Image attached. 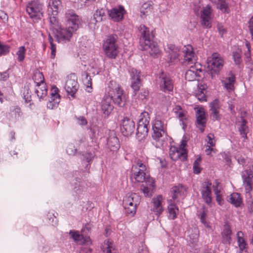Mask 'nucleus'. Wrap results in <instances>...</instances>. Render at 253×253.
Wrapping results in <instances>:
<instances>
[{
	"label": "nucleus",
	"instance_id": "nucleus-1",
	"mask_svg": "<svg viewBox=\"0 0 253 253\" xmlns=\"http://www.w3.org/2000/svg\"><path fill=\"white\" fill-rule=\"evenodd\" d=\"M141 34L140 38V46L144 50H148L151 56H157L160 53V49L157 43L152 41L154 37L152 32L150 33L149 29L144 25L139 27Z\"/></svg>",
	"mask_w": 253,
	"mask_h": 253
},
{
	"label": "nucleus",
	"instance_id": "nucleus-2",
	"mask_svg": "<svg viewBox=\"0 0 253 253\" xmlns=\"http://www.w3.org/2000/svg\"><path fill=\"white\" fill-rule=\"evenodd\" d=\"M67 20V28L60 31L59 36L66 41H69L73 34L79 28L81 24L79 16L72 10H68L65 13Z\"/></svg>",
	"mask_w": 253,
	"mask_h": 253
},
{
	"label": "nucleus",
	"instance_id": "nucleus-3",
	"mask_svg": "<svg viewBox=\"0 0 253 253\" xmlns=\"http://www.w3.org/2000/svg\"><path fill=\"white\" fill-rule=\"evenodd\" d=\"M134 164L132 166L130 178L137 182L153 183V180L150 179V175L146 172V167L142 161L136 158Z\"/></svg>",
	"mask_w": 253,
	"mask_h": 253
},
{
	"label": "nucleus",
	"instance_id": "nucleus-4",
	"mask_svg": "<svg viewBox=\"0 0 253 253\" xmlns=\"http://www.w3.org/2000/svg\"><path fill=\"white\" fill-rule=\"evenodd\" d=\"M109 88L108 95L107 96L111 98V100L118 106H124L126 102V97L120 85L112 81L110 82Z\"/></svg>",
	"mask_w": 253,
	"mask_h": 253
},
{
	"label": "nucleus",
	"instance_id": "nucleus-5",
	"mask_svg": "<svg viewBox=\"0 0 253 253\" xmlns=\"http://www.w3.org/2000/svg\"><path fill=\"white\" fill-rule=\"evenodd\" d=\"M117 38L116 35L109 36L103 44L105 55L109 58H115L118 54V45L116 43Z\"/></svg>",
	"mask_w": 253,
	"mask_h": 253
},
{
	"label": "nucleus",
	"instance_id": "nucleus-6",
	"mask_svg": "<svg viewBox=\"0 0 253 253\" xmlns=\"http://www.w3.org/2000/svg\"><path fill=\"white\" fill-rule=\"evenodd\" d=\"M140 198L136 193L126 195L123 200L125 208L127 213L133 215L136 210L137 206L140 203Z\"/></svg>",
	"mask_w": 253,
	"mask_h": 253
},
{
	"label": "nucleus",
	"instance_id": "nucleus-7",
	"mask_svg": "<svg viewBox=\"0 0 253 253\" xmlns=\"http://www.w3.org/2000/svg\"><path fill=\"white\" fill-rule=\"evenodd\" d=\"M57 14H54V12L49 14V19L50 23V28L52 31V34L58 42H66L65 39H62L59 36L60 31L64 28H62L60 26L58 20L57 18Z\"/></svg>",
	"mask_w": 253,
	"mask_h": 253
},
{
	"label": "nucleus",
	"instance_id": "nucleus-8",
	"mask_svg": "<svg viewBox=\"0 0 253 253\" xmlns=\"http://www.w3.org/2000/svg\"><path fill=\"white\" fill-rule=\"evenodd\" d=\"M152 130L153 131L152 137L157 141L161 140V138L164 135H166L164 124L162 122L160 117H156L153 121Z\"/></svg>",
	"mask_w": 253,
	"mask_h": 253
},
{
	"label": "nucleus",
	"instance_id": "nucleus-9",
	"mask_svg": "<svg viewBox=\"0 0 253 253\" xmlns=\"http://www.w3.org/2000/svg\"><path fill=\"white\" fill-rule=\"evenodd\" d=\"M186 144V141L182 140L179 148L173 147L170 148L169 156L172 160L176 161L179 159L181 161H184L186 160L187 152L184 148Z\"/></svg>",
	"mask_w": 253,
	"mask_h": 253
},
{
	"label": "nucleus",
	"instance_id": "nucleus-10",
	"mask_svg": "<svg viewBox=\"0 0 253 253\" xmlns=\"http://www.w3.org/2000/svg\"><path fill=\"white\" fill-rule=\"evenodd\" d=\"M157 82L161 90L167 92L171 91L173 89L172 81L169 75L166 73L162 72L160 74Z\"/></svg>",
	"mask_w": 253,
	"mask_h": 253
},
{
	"label": "nucleus",
	"instance_id": "nucleus-11",
	"mask_svg": "<svg viewBox=\"0 0 253 253\" xmlns=\"http://www.w3.org/2000/svg\"><path fill=\"white\" fill-rule=\"evenodd\" d=\"M120 130L124 136H128L131 135L135 130L134 122L128 117H124L121 121Z\"/></svg>",
	"mask_w": 253,
	"mask_h": 253
},
{
	"label": "nucleus",
	"instance_id": "nucleus-12",
	"mask_svg": "<svg viewBox=\"0 0 253 253\" xmlns=\"http://www.w3.org/2000/svg\"><path fill=\"white\" fill-rule=\"evenodd\" d=\"M241 175L245 190L250 193L253 188V174L250 166L242 171Z\"/></svg>",
	"mask_w": 253,
	"mask_h": 253
},
{
	"label": "nucleus",
	"instance_id": "nucleus-13",
	"mask_svg": "<svg viewBox=\"0 0 253 253\" xmlns=\"http://www.w3.org/2000/svg\"><path fill=\"white\" fill-rule=\"evenodd\" d=\"M42 5L38 1H33L29 3L26 8V10L31 18L41 19L42 16L41 12Z\"/></svg>",
	"mask_w": 253,
	"mask_h": 253
},
{
	"label": "nucleus",
	"instance_id": "nucleus-14",
	"mask_svg": "<svg viewBox=\"0 0 253 253\" xmlns=\"http://www.w3.org/2000/svg\"><path fill=\"white\" fill-rule=\"evenodd\" d=\"M211 183L208 179L204 181L202 185L200 192L204 202L208 205L211 206V191L210 186Z\"/></svg>",
	"mask_w": 253,
	"mask_h": 253
},
{
	"label": "nucleus",
	"instance_id": "nucleus-15",
	"mask_svg": "<svg viewBox=\"0 0 253 253\" xmlns=\"http://www.w3.org/2000/svg\"><path fill=\"white\" fill-rule=\"evenodd\" d=\"M208 63L212 72L217 74L223 66V60L219 54L214 53L212 54L211 59L209 60Z\"/></svg>",
	"mask_w": 253,
	"mask_h": 253
},
{
	"label": "nucleus",
	"instance_id": "nucleus-16",
	"mask_svg": "<svg viewBox=\"0 0 253 253\" xmlns=\"http://www.w3.org/2000/svg\"><path fill=\"white\" fill-rule=\"evenodd\" d=\"M129 73L131 79V87L133 90L134 95H135L140 87L141 73L134 68L130 69Z\"/></svg>",
	"mask_w": 253,
	"mask_h": 253
},
{
	"label": "nucleus",
	"instance_id": "nucleus-17",
	"mask_svg": "<svg viewBox=\"0 0 253 253\" xmlns=\"http://www.w3.org/2000/svg\"><path fill=\"white\" fill-rule=\"evenodd\" d=\"M36 76L39 77L41 80L37 83V87L35 89V93L40 99L43 98L47 95V88L46 84L43 82L44 77L42 73L39 72L36 74Z\"/></svg>",
	"mask_w": 253,
	"mask_h": 253
},
{
	"label": "nucleus",
	"instance_id": "nucleus-18",
	"mask_svg": "<svg viewBox=\"0 0 253 253\" xmlns=\"http://www.w3.org/2000/svg\"><path fill=\"white\" fill-rule=\"evenodd\" d=\"M125 10L122 5H119L118 7H115L108 10L109 16L114 21H119L123 18Z\"/></svg>",
	"mask_w": 253,
	"mask_h": 253
},
{
	"label": "nucleus",
	"instance_id": "nucleus-19",
	"mask_svg": "<svg viewBox=\"0 0 253 253\" xmlns=\"http://www.w3.org/2000/svg\"><path fill=\"white\" fill-rule=\"evenodd\" d=\"M211 9L209 5L206 6L201 13L202 25L204 28H210L211 27Z\"/></svg>",
	"mask_w": 253,
	"mask_h": 253
},
{
	"label": "nucleus",
	"instance_id": "nucleus-20",
	"mask_svg": "<svg viewBox=\"0 0 253 253\" xmlns=\"http://www.w3.org/2000/svg\"><path fill=\"white\" fill-rule=\"evenodd\" d=\"M78 83L75 79L68 77L66 82L65 89L68 94L74 97L78 89Z\"/></svg>",
	"mask_w": 253,
	"mask_h": 253
},
{
	"label": "nucleus",
	"instance_id": "nucleus-21",
	"mask_svg": "<svg viewBox=\"0 0 253 253\" xmlns=\"http://www.w3.org/2000/svg\"><path fill=\"white\" fill-rule=\"evenodd\" d=\"M196 121L198 127L203 132L206 123L205 113L203 108L198 109L196 112Z\"/></svg>",
	"mask_w": 253,
	"mask_h": 253
},
{
	"label": "nucleus",
	"instance_id": "nucleus-22",
	"mask_svg": "<svg viewBox=\"0 0 253 253\" xmlns=\"http://www.w3.org/2000/svg\"><path fill=\"white\" fill-rule=\"evenodd\" d=\"M183 49L184 53V62L187 64H193L195 62V59L194 57L195 53L193 51L192 47L190 45H187L184 47Z\"/></svg>",
	"mask_w": 253,
	"mask_h": 253
},
{
	"label": "nucleus",
	"instance_id": "nucleus-23",
	"mask_svg": "<svg viewBox=\"0 0 253 253\" xmlns=\"http://www.w3.org/2000/svg\"><path fill=\"white\" fill-rule=\"evenodd\" d=\"M163 200L161 195H158L156 198L152 199V208L151 210L155 213L156 214H160L163 211V208L162 202Z\"/></svg>",
	"mask_w": 253,
	"mask_h": 253
},
{
	"label": "nucleus",
	"instance_id": "nucleus-24",
	"mask_svg": "<svg viewBox=\"0 0 253 253\" xmlns=\"http://www.w3.org/2000/svg\"><path fill=\"white\" fill-rule=\"evenodd\" d=\"M51 97L49 104H47L49 108H52L54 106L58 104L60 102V96L58 94L59 89L55 86H53L51 88Z\"/></svg>",
	"mask_w": 253,
	"mask_h": 253
},
{
	"label": "nucleus",
	"instance_id": "nucleus-25",
	"mask_svg": "<svg viewBox=\"0 0 253 253\" xmlns=\"http://www.w3.org/2000/svg\"><path fill=\"white\" fill-rule=\"evenodd\" d=\"M237 124L239 126V131L244 138L243 141H245L247 139V134L249 132V128L246 125L247 121L244 118L243 115L238 119Z\"/></svg>",
	"mask_w": 253,
	"mask_h": 253
},
{
	"label": "nucleus",
	"instance_id": "nucleus-26",
	"mask_svg": "<svg viewBox=\"0 0 253 253\" xmlns=\"http://www.w3.org/2000/svg\"><path fill=\"white\" fill-rule=\"evenodd\" d=\"M22 115V112L20 107L13 106L10 108L9 112L6 114V117L8 120L14 121L18 120Z\"/></svg>",
	"mask_w": 253,
	"mask_h": 253
},
{
	"label": "nucleus",
	"instance_id": "nucleus-27",
	"mask_svg": "<svg viewBox=\"0 0 253 253\" xmlns=\"http://www.w3.org/2000/svg\"><path fill=\"white\" fill-rule=\"evenodd\" d=\"M101 110L105 115H109L113 109V106L112 104L111 98L107 96L104 97L101 104Z\"/></svg>",
	"mask_w": 253,
	"mask_h": 253
},
{
	"label": "nucleus",
	"instance_id": "nucleus-28",
	"mask_svg": "<svg viewBox=\"0 0 253 253\" xmlns=\"http://www.w3.org/2000/svg\"><path fill=\"white\" fill-rule=\"evenodd\" d=\"M107 145L111 151H115L119 149L120 147L119 141L114 134L110 135L108 138Z\"/></svg>",
	"mask_w": 253,
	"mask_h": 253
},
{
	"label": "nucleus",
	"instance_id": "nucleus-29",
	"mask_svg": "<svg viewBox=\"0 0 253 253\" xmlns=\"http://www.w3.org/2000/svg\"><path fill=\"white\" fill-rule=\"evenodd\" d=\"M235 81V77L231 74L230 76L226 77L222 81L223 85L228 91L233 90L234 88V84Z\"/></svg>",
	"mask_w": 253,
	"mask_h": 253
},
{
	"label": "nucleus",
	"instance_id": "nucleus-30",
	"mask_svg": "<svg viewBox=\"0 0 253 253\" xmlns=\"http://www.w3.org/2000/svg\"><path fill=\"white\" fill-rule=\"evenodd\" d=\"M165 49L169 53L171 62L177 58L179 55V49L173 44H168L167 47Z\"/></svg>",
	"mask_w": 253,
	"mask_h": 253
},
{
	"label": "nucleus",
	"instance_id": "nucleus-31",
	"mask_svg": "<svg viewBox=\"0 0 253 253\" xmlns=\"http://www.w3.org/2000/svg\"><path fill=\"white\" fill-rule=\"evenodd\" d=\"M227 201L236 207H240L242 204L240 195L237 193L231 194L228 198Z\"/></svg>",
	"mask_w": 253,
	"mask_h": 253
},
{
	"label": "nucleus",
	"instance_id": "nucleus-32",
	"mask_svg": "<svg viewBox=\"0 0 253 253\" xmlns=\"http://www.w3.org/2000/svg\"><path fill=\"white\" fill-rule=\"evenodd\" d=\"M200 72L201 70L195 69L193 66H190V69L188 70L185 73V78L188 81H193L196 79L198 76V71Z\"/></svg>",
	"mask_w": 253,
	"mask_h": 253
},
{
	"label": "nucleus",
	"instance_id": "nucleus-33",
	"mask_svg": "<svg viewBox=\"0 0 253 253\" xmlns=\"http://www.w3.org/2000/svg\"><path fill=\"white\" fill-rule=\"evenodd\" d=\"M106 9L105 8L97 9L93 15L94 20L96 22H100L105 20L106 17Z\"/></svg>",
	"mask_w": 253,
	"mask_h": 253
},
{
	"label": "nucleus",
	"instance_id": "nucleus-34",
	"mask_svg": "<svg viewBox=\"0 0 253 253\" xmlns=\"http://www.w3.org/2000/svg\"><path fill=\"white\" fill-rule=\"evenodd\" d=\"M216 7L222 12L229 13L230 12L229 4L226 0H217L216 2Z\"/></svg>",
	"mask_w": 253,
	"mask_h": 253
},
{
	"label": "nucleus",
	"instance_id": "nucleus-35",
	"mask_svg": "<svg viewBox=\"0 0 253 253\" xmlns=\"http://www.w3.org/2000/svg\"><path fill=\"white\" fill-rule=\"evenodd\" d=\"M186 191V188L182 185L179 184L172 188V198L173 200L176 199L179 195H184Z\"/></svg>",
	"mask_w": 253,
	"mask_h": 253
},
{
	"label": "nucleus",
	"instance_id": "nucleus-36",
	"mask_svg": "<svg viewBox=\"0 0 253 253\" xmlns=\"http://www.w3.org/2000/svg\"><path fill=\"white\" fill-rule=\"evenodd\" d=\"M48 5L49 8L48 11L50 12H54V14H57L58 11L61 5V2L60 0H49Z\"/></svg>",
	"mask_w": 253,
	"mask_h": 253
},
{
	"label": "nucleus",
	"instance_id": "nucleus-37",
	"mask_svg": "<svg viewBox=\"0 0 253 253\" xmlns=\"http://www.w3.org/2000/svg\"><path fill=\"white\" fill-rule=\"evenodd\" d=\"M168 210L169 212V219L173 220L176 218L178 209L174 204L169 202L168 207Z\"/></svg>",
	"mask_w": 253,
	"mask_h": 253
},
{
	"label": "nucleus",
	"instance_id": "nucleus-38",
	"mask_svg": "<svg viewBox=\"0 0 253 253\" xmlns=\"http://www.w3.org/2000/svg\"><path fill=\"white\" fill-rule=\"evenodd\" d=\"M136 134L138 137L143 138L147 135L148 132V126L138 124L136 129Z\"/></svg>",
	"mask_w": 253,
	"mask_h": 253
},
{
	"label": "nucleus",
	"instance_id": "nucleus-39",
	"mask_svg": "<svg viewBox=\"0 0 253 253\" xmlns=\"http://www.w3.org/2000/svg\"><path fill=\"white\" fill-rule=\"evenodd\" d=\"M150 119L148 113L144 111L139 116L138 124L148 126L149 125Z\"/></svg>",
	"mask_w": 253,
	"mask_h": 253
},
{
	"label": "nucleus",
	"instance_id": "nucleus-40",
	"mask_svg": "<svg viewBox=\"0 0 253 253\" xmlns=\"http://www.w3.org/2000/svg\"><path fill=\"white\" fill-rule=\"evenodd\" d=\"M115 249L114 244L109 240L105 241L102 247V250L103 253H112V251Z\"/></svg>",
	"mask_w": 253,
	"mask_h": 253
},
{
	"label": "nucleus",
	"instance_id": "nucleus-41",
	"mask_svg": "<svg viewBox=\"0 0 253 253\" xmlns=\"http://www.w3.org/2000/svg\"><path fill=\"white\" fill-rule=\"evenodd\" d=\"M242 50L240 48H237L233 52V58L236 65H240L242 62Z\"/></svg>",
	"mask_w": 253,
	"mask_h": 253
},
{
	"label": "nucleus",
	"instance_id": "nucleus-42",
	"mask_svg": "<svg viewBox=\"0 0 253 253\" xmlns=\"http://www.w3.org/2000/svg\"><path fill=\"white\" fill-rule=\"evenodd\" d=\"M71 237L77 243L81 244L83 239V236L79 233L78 231L71 230L69 232Z\"/></svg>",
	"mask_w": 253,
	"mask_h": 253
},
{
	"label": "nucleus",
	"instance_id": "nucleus-43",
	"mask_svg": "<svg viewBox=\"0 0 253 253\" xmlns=\"http://www.w3.org/2000/svg\"><path fill=\"white\" fill-rule=\"evenodd\" d=\"M232 231L228 226L225 227V229L223 232V238L225 243L230 244Z\"/></svg>",
	"mask_w": 253,
	"mask_h": 253
},
{
	"label": "nucleus",
	"instance_id": "nucleus-44",
	"mask_svg": "<svg viewBox=\"0 0 253 253\" xmlns=\"http://www.w3.org/2000/svg\"><path fill=\"white\" fill-rule=\"evenodd\" d=\"M26 52V49L24 46H21L19 47L18 50L16 53L18 56V60L20 62H22L25 58V54Z\"/></svg>",
	"mask_w": 253,
	"mask_h": 253
},
{
	"label": "nucleus",
	"instance_id": "nucleus-45",
	"mask_svg": "<svg viewBox=\"0 0 253 253\" xmlns=\"http://www.w3.org/2000/svg\"><path fill=\"white\" fill-rule=\"evenodd\" d=\"M214 193L215 195L216 201L218 204L220 206L223 205L224 200L222 197V191H218L217 189L214 190Z\"/></svg>",
	"mask_w": 253,
	"mask_h": 253
},
{
	"label": "nucleus",
	"instance_id": "nucleus-46",
	"mask_svg": "<svg viewBox=\"0 0 253 253\" xmlns=\"http://www.w3.org/2000/svg\"><path fill=\"white\" fill-rule=\"evenodd\" d=\"M243 235V233L241 231H239L237 233L238 242L240 248L242 250L246 247V244L245 240L243 238L241 237Z\"/></svg>",
	"mask_w": 253,
	"mask_h": 253
},
{
	"label": "nucleus",
	"instance_id": "nucleus-47",
	"mask_svg": "<svg viewBox=\"0 0 253 253\" xmlns=\"http://www.w3.org/2000/svg\"><path fill=\"white\" fill-rule=\"evenodd\" d=\"M201 161V158L200 157H199L194 162L193 170L195 173L198 174L201 172V169L200 167Z\"/></svg>",
	"mask_w": 253,
	"mask_h": 253
},
{
	"label": "nucleus",
	"instance_id": "nucleus-48",
	"mask_svg": "<svg viewBox=\"0 0 253 253\" xmlns=\"http://www.w3.org/2000/svg\"><path fill=\"white\" fill-rule=\"evenodd\" d=\"M207 137L209 139L207 143L208 147H213L215 145V141H214V135L212 133H209Z\"/></svg>",
	"mask_w": 253,
	"mask_h": 253
},
{
	"label": "nucleus",
	"instance_id": "nucleus-49",
	"mask_svg": "<svg viewBox=\"0 0 253 253\" xmlns=\"http://www.w3.org/2000/svg\"><path fill=\"white\" fill-rule=\"evenodd\" d=\"M210 110H218V109L220 108V105L219 104V101H218V100L215 99L212 102H211L210 103Z\"/></svg>",
	"mask_w": 253,
	"mask_h": 253
},
{
	"label": "nucleus",
	"instance_id": "nucleus-50",
	"mask_svg": "<svg viewBox=\"0 0 253 253\" xmlns=\"http://www.w3.org/2000/svg\"><path fill=\"white\" fill-rule=\"evenodd\" d=\"M211 116L213 119L218 120L220 119V116L218 110H210Z\"/></svg>",
	"mask_w": 253,
	"mask_h": 253
},
{
	"label": "nucleus",
	"instance_id": "nucleus-51",
	"mask_svg": "<svg viewBox=\"0 0 253 253\" xmlns=\"http://www.w3.org/2000/svg\"><path fill=\"white\" fill-rule=\"evenodd\" d=\"M67 153L70 155H74L76 154L77 149L72 145H69L66 150Z\"/></svg>",
	"mask_w": 253,
	"mask_h": 253
},
{
	"label": "nucleus",
	"instance_id": "nucleus-52",
	"mask_svg": "<svg viewBox=\"0 0 253 253\" xmlns=\"http://www.w3.org/2000/svg\"><path fill=\"white\" fill-rule=\"evenodd\" d=\"M9 47L7 45L2 44L0 42V55L5 54L8 52Z\"/></svg>",
	"mask_w": 253,
	"mask_h": 253
},
{
	"label": "nucleus",
	"instance_id": "nucleus-53",
	"mask_svg": "<svg viewBox=\"0 0 253 253\" xmlns=\"http://www.w3.org/2000/svg\"><path fill=\"white\" fill-rule=\"evenodd\" d=\"M196 97L198 99L201 101H206V95L204 92L202 90H199L198 92L196 93Z\"/></svg>",
	"mask_w": 253,
	"mask_h": 253
},
{
	"label": "nucleus",
	"instance_id": "nucleus-54",
	"mask_svg": "<svg viewBox=\"0 0 253 253\" xmlns=\"http://www.w3.org/2000/svg\"><path fill=\"white\" fill-rule=\"evenodd\" d=\"M217 28L219 34L222 37L226 32V29L223 27L221 24L218 23L217 25Z\"/></svg>",
	"mask_w": 253,
	"mask_h": 253
},
{
	"label": "nucleus",
	"instance_id": "nucleus-55",
	"mask_svg": "<svg viewBox=\"0 0 253 253\" xmlns=\"http://www.w3.org/2000/svg\"><path fill=\"white\" fill-rule=\"evenodd\" d=\"M0 18L3 22H7L8 19L7 13L3 10H0Z\"/></svg>",
	"mask_w": 253,
	"mask_h": 253
},
{
	"label": "nucleus",
	"instance_id": "nucleus-56",
	"mask_svg": "<svg viewBox=\"0 0 253 253\" xmlns=\"http://www.w3.org/2000/svg\"><path fill=\"white\" fill-rule=\"evenodd\" d=\"M246 46L247 48V52H246L245 53V55L247 58H248L249 59L250 58V55H251V47L249 42L248 41H246L245 42Z\"/></svg>",
	"mask_w": 253,
	"mask_h": 253
},
{
	"label": "nucleus",
	"instance_id": "nucleus-57",
	"mask_svg": "<svg viewBox=\"0 0 253 253\" xmlns=\"http://www.w3.org/2000/svg\"><path fill=\"white\" fill-rule=\"evenodd\" d=\"M206 216V213L205 211L203 210L202 213L201 214L200 219H201L202 223H203L205 226L208 227L209 225L205 220Z\"/></svg>",
	"mask_w": 253,
	"mask_h": 253
},
{
	"label": "nucleus",
	"instance_id": "nucleus-58",
	"mask_svg": "<svg viewBox=\"0 0 253 253\" xmlns=\"http://www.w3.org/2000/svg\"><path fill=\"white\" fill-rule=\"evenodd\" d=\"M213 191L217 189L218 191H222V186L221 183L218 181V180H215L213 185Z\"/></svg>",
	"mask_w": 253,
	"mask_h": 253
},
{
	"label": "nucleus",
	"instance_id": "nucleus-59",
	"mask_svg": "<svg viewBox=\"0 0 253 253\" xmlns=\"http://www.w3.org/2000/svg\"><path fill=\"white\" fill-rule=\"evenodd\" d=\"M238 162L239 164L242 165L245 167V169H246L245 167H247L248 165H246V164L248 162V160L245 159L244 157H240L238 158Z\"/></svg>",
	"mask_w": 253,
	"mask_h": 253
},
{
	"label": "nucleus",
	"instance_id": "nucleus-60",
	"mask_svg": "<svg viewBox=\"0 0 253 253\" xmlns=\"http://www.w3.org/2000/svg\"><path fill=\"white\" fill-rule=\"evenodd\" d=\"M249 28L250 33L252 36V39H253V16L251 17L248 22Z\"/></svg>",
	"mask_w": 253,
	"mask_h": 253
},
{
	"label": "nucleus",
	"instance_id": "nucleus-61",
	"mask_svg": "<svg viewBox=\"0 0 253 253\" xmlns=\"http://www.w3.org/2000/svg\"><path fill=\"white\" fill-rule=\"evenodd\" d=\"M9 78V74L7 71L0 73V80L6 81Z\"/></svg>",
	"mask_w": 253,
	"mask_h": 253
},
{
	"label": "nucleus",
	"instance_id": "nucleus-62",
	"mask_svg": "<svg viewBox=\"0 0 253 253\" xmlns=\"http://www.w3.org/2000/svg\"><path fill=\"white\" fill-rule=\"evenodd\" d=\"M78 123L80 125H85L87 124V121L83 117H79L77 118Z\"/></svg>",
	"mask_w": 253,
	"mask_h": 253
},
{
	"label": "nucleus",
	"instance_id": "nucleus-63",
	"mask_svg": "<svg viewBox=\"0 0 253 253\" xmlns=\"http://www.w3.org/2000/svg\"><path fill=\"white\" fill-rule=\"evenodd\" d=\"M142 191L145 196L149 197L151 196L150 191L147 187H143V189H142Z\"/></svg>",
	"mask_w": 253,
	"mask_h": 253
},
{
	"label": "nucleus",
	"instance_id": "nucleus-64",
	"mask_svg": "<svg viewBox=\"0 0 253 253\" xmlns=\"http://www.w3.org/2000/svg\"><path fill=\"white\" fill-rule=\"evenodd\" d=\"M56 53V46L54 44H52L51 46V58L53 59L55 56Z\"/></svg>",
	"mask_w": 253,
	"mask_h": 253
}]
</instances>
